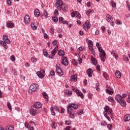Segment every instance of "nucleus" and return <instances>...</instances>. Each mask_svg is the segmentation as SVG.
<instances>
[{
	"instance_id": "1",
	"label": "nucleus",
	"mask_w": 130,
	"mask_h": 130,
	"mask_svg": "<svg viewBox=\"0 0 130 130\" xmlns=\"http://www.w3.org/2000/svg\"><path fill=\"white\" fill-rule=\"evenodd\" d=\"M11 41L8 39V36L4 35L3 36V41H0V44L3 45L4 48L8 49V45L7 44H10Z\"/></svg>"
},
{
	"instance_id": "2",
	"label": "nucleus",
	"mask_w": 130,
	"mask_h": 130,
	"mask_svg": "<svg viewBox=\"0 0 130 130\" xmlns=\"http://www.w3.org/2000/svg\"><path fill=\"white\" fill-rule=\"evenodd\" d=\"M98 50L100 54L99 55L100 56V58L101 59L102 61H105V58H106V53H105V51L103 50L101 47H98Z\"/></svg>"
},
{
	"instance_id": "3",
	"label": "nucleus",
	"mask_w": 130,
	"mask_h": 130,
	"mask_svg": "<svg viewBox=\"0 0 130 130\" xmlns=\"http://www.w3.org/2000/svg\"><path fill=\"white\" fill-rule=\"evenodd\" d=\"M72 107L73 108H74V109H78V105L76 104H68V113H72V111H73V109L72 108Z\"/></svg>"
},
{
	"instance_id": "4",
	"label": "nucleus",
	"mask_w": 130,
	"mask_h": 130,
	"mask_svg": "<svg viewBox=\"0 0 130 130\" xmlns=\"http://www.w3.org/2000/svg\"><path fill=\"white\" fill-rule=\"evenodd\" d=\"M38 84L34 83L31 84L29 87V89L28 90L29 94H32L34 91H36L37 89L39 88Z\"/></svg>"
},
{
	"instance_id": "5",
	"label": "nucleus",
	"mask_w": 130,
	"mask_h": 130,
	"mask_svg": "<svg viewBox=\"0 0 130 130\" xmlns=\"http://www.w3.org/2000/svg\"><path fill=\"white\" fill-rule=\"evenodd\" d=\"M56 71L59 76H63V72L60 68V64H57L56 65Z\"/></svg>"
},
{
	"instance_id": "6",
	"label": "nucleus",
	"mask_w": 130,
	"mask_h": 130,
	"mask_svg": "<svg viewBox=\"0 0 130 130\" xmlns=\"http://www.w3.org/2000/svg\"><path fill=\"white\" fill-rule=\"evenodd\" d=\"M38 110V109H36V108H35L34 107H33V106H32L30 110V114H31V115L35 116V115H37V113H38V112H37Z\"/></svg>"
},
{
	"instance_id": "7",
	"label": "nucleus",
	"mask_w": 130,
	"mask_h": 130,
	"mask_svg": "<svg viewBox=\"0 0 130 130\" xmlns=\"http://www.w3.org/2000/svg\"><path fill=\"white\" fill-rule=\"evenodd\" d=\"M62 1L57 0L56 3L55 4V7L57 9V10H61V6H62Z\"/></svg>"
},
{
	"instance_id": "8",
	"label": "nucleus",
	"mask_w": 130,
	"mask_h": 130,
	"mask_svg": "<svg viewBox=\"0 0 130 130\" xmlns=\"http://www.w3.org/2000/svg\"><path fill=\"white\" fill-rule=\"evenodd\" d=\"M24 22L25 25H28V24H30V16H29V15H26L25 16L24 18Z\"/></svg>"
},
{
	"instance_id": "9",
	"label": "nucleus",
	"mask_w": 130,
	"mask_h": 130,
	"mask_svg": "<svg viewBox=\"0 0 130 130\" xmlns=\"http://www.w3.org/2000/svg\"><path fill=\"white\" fill-rule=\"evenodd\" d=\"M32 107L38 110L39 108H41L42 107V105L39 102H36Z\"/></svg>"
},
{
	"instance_id": "10",
	"label": "nucleus",
	"mask_w": 130,
	"mask_h": 130,
	"mask_svg": "<svg viewBox=\"0 0 130 130\" xmlns=\"http://www.w3.org/2000/svg\"><path fill=\"white\" fill-rule=\"evenodd\" d=\"M62 64H63L64 66H68L69 64V63H68V59H67V57H62Z\"/></svg>"
},
{
	"instance_id": "11",
	"label": "nucleus",
	"mask_w": 130,
	"mask_h": 130,
	"mask_svg": "<svg viewBox=\"0 0 130 130\" xmlns=\"http://www.w3.org/2000/svg\"><path fill=\"white\" fill-rule=\"evenodd\" d=\"M93 73V70H92V69L90 68L88 69L87 72V74L88 75V77H89V78H91L92 77V74Z\"/></svg>"
},
{
	"instance_id": "12",
	"label": "nucleus",
	"mask_w": 130,
	"mask_h": 130,
	"mask_svg": "<svg viewBox=\"0 0 130 130\" xmlns=\"http://www.w3.org/2000/svg\"><path fill=\"white\" fill-rule=\"evenodd\" d=\"M0 130H14V126L11 125L7 128H3L2 127H0Z\"/></svg>"
},
{
	"instance_id": "13",
	"label": "nucleus",
	"mask_w": 130,
	"mask_h": 130,
	"mask_svg": "<svg viewBox=\"0 0 130 130\" xmlns=\"http://www.w3.org/2000/svg\"><path fill=\"white\" fill-rule=\"evenodd\" d=\"M115 75L116 78H117V79H120V78L121 77V74L120 73V71H118V70L116 71Z\"/></svg>"
},
{
	"instance_id": "14",
	"label": "nucleus",
	"mask_w": 130,
	"mask_h": 130,
	"mask_svg": "<svg viewBox=\"0 0 130 130\" xmlns=\"http://www.w3.org/2000/svg\"><path fill=\"white\" fill-rule=\"evenodd\" d=\"M76 92L77 93L78 96H79V97H81V98H84V95L82 93V92H80L79 91V89H76Z\"/></svg>"
},
{
	"instance_id": "15",
	"label": "nucleus",
	"mask_w": 130,
	"mask_h": 130,
	"mask_svg": "<svg viewBox=\"0 0 130 130\" xmlns=\"http://www.w3.org/2000/svg\"><path fill=\"white\" fill-rule=\"evenodd\" d=\"M115 99L116 101H117V102H120L121 101V100L123 99H122L121 95H120V94H117L116 95Z\"/></svg>"
},
{
	"instance_id": "16",
	"label": "nucleus",
	"mask_w": 130,
	"mask_h": 130,
	"mask_svg": "<svg viewBox=\"0 0 130 130\" xmlns=\"http://www.w3.org/2000/svg\"><path fill=\"white\" fill-rule=\"evenodd\" d=\"M59 22L60 24H69V22H67V21L63 20V18L61 17H59Z\"/></svg>"
},
{
	"instance_id": "17",
	"label": "nucleus",
	"mask_w": 130,
	"mask_h": 130,
	"mask_svg": "<svg viewBox=\"0 0 130 130\" xmlns=\"http://www.w3.org/2000/svg\"><path fill=\"white\" fill-rule=\"evenodd\" d=\"M37 75L39 77V78H40V79H42V78H44V74L41 73L40 71H38L37 72Z\"/></svg>"
},
{
	"instance_id": "18",
	"label": "nucleus",
	"mask_w": 130,
	"mask_h": 130,
	"mask_svg": "<svg viewBox=\"0 0 130 130\" xmlns=\"http://www.w3.org/2000/svg\"><path fill=\"white\" fill-rule=\"evenodd\" d=\"M34 15L35 17H39L40 16V12L38 9H35L34 11Z\"/></svg>"
},
{
	"instance_id": "19",
	"label": "nucleus",
	"mask_w": 130,
	"mask_h": 130,
	"mask_svg": "<svg viewBox=\"0 0 130 130\" xmlns=\"http://www.w3.org/2000/svg\"><path fill=\"white\" fill-rule=\"evenodd\" d=\"M58 49V46H56L54 49L51 51L52 55H55L56 53V50Z\"/></svg>"
},
{
	"instance_id": "20",
	"label": "nucleus",
	"mask_w": 130,
	"mask_h": 130,
	"mask_svg": "<svg viewBox=\"0 0 130 130\" xmlns=\"http://www.w3.org/2000/svg\"><path fill=\"white\" fill-rule=\"evenodd\" d=\"M89 50H90L92 54H95V51H94V48H93L92 45H89Z\"/></svg>"
},
{
	"instance_id": "21",
	"label": "nucleus",
	"mask_w": 130,
	"mask_h": 130,
	"mask_svg": "<svg viewBox=\"0 0 130 130\" xmlns=\"http://www.w3.org/2000/svg\"><path fill=\"white\" fill-rule=\"evenodd\" d=\"M130 120V115L126 114L124 117V121H128Z\"/></svg>"
},
{
	"instance_id": "22",
	"label": "nucleus",
	"mask_w": 130,
	"mask_h": 130,
	"mask_svg": "<svg viewBox=\"0 0 130 130\" xmlns=\"http://www.w3.org/2000/svg\"><path fill=\"white\" fill-rule=\"evenodd\" d=\"M121 106H125L126 105V103L125 102V101H124V99H122L121 101L120 102H118Z\"/></svg>"
},
{
	"instance_id": "23",
	"label": "nucleus",
	"mask_w": 130,
	"mask_h": 130,
	"mask_svg": "<svg viewBox=\"0 0 130 130\" xmlns=\"http://www.w3.org/2000/svg\"><path fill=\"white\" fill-rule=\"evenodd\" d=\"M58 54L59 56H63L64 55V51L59 50L58 51Z\"/></svg>"
},
{
	"instance_id": "24",
	"label": "nucleus",
	"mask_w": 130,
	"mask_h": 130,
	"mask_svg": "<svg viewBox=\"0 0 130 130\" xmlns=\"http://www.w3.org/2000/svg\"><path fill=\"white\" fill-rule=\"evenodd\" d=\"M71 81H73L74 82H77V81L78 80L77 79V75H74L71 76Z\"/></svg>"
},
{
	"instance_id": "25",
	"label": "nucleus",
	"mask_w": 130,
	"mask_h": 130,
	"mask_svg": "<svg viewBox=\"0 0 130 130\" xmlns=\"http://www.w3.org/2000/svg\"><path fill=\"white\" fill-rule=\"evenodd\" d=\"M84 25H85L86 27H87V28H89V29L90 28H91V24H90V21H89L88 20H87L86 21Z\"/></svg>"
},
{
	"instance_id": "26",
	"label": "nucleus",
	"mask_w": 130,
	"mask_h": 130,
	"mask_svg": "<svg viewBox=\"0 0 130 130\" xmlns=\"http://www.w3.org/2000/svg\"><path fill=\"white\" fill-rule=\"evenodd\" d=\"M106 17H107V22H110L111 19L112 20V17L111 16H110V15L107 14Z\"/></svg>"
},
{
	"instance_id": "27",
	"label": "nucleus",
	"mask_w": 130,
	"mask_h": 130,
	"mask_svg": "<svg viewBox=\"0 0 130 130\" xmlns=\"http://www.w3.org/2000/svg\"><path fill=\"white\" fill-rule=\"evenodd\" d=\"M31 29H32L33 30H36V29H37V26L35 25L34 22L31 23Z\"/></svg>"
},
{
	"instance_id": "28",
	"label": "nucleus",
	"mask_w": 130,
	"mask_h": 130,
	"mask_svg": "<svg viewBox=\"0 0 130 130\" xmlns=\"http://www.w3.org/2000/svg\"><path fill=\"white\" fill-rule=\"evenodd\" d=\"M111 54H113V55H114L116 59H117L118 58V55L116 54V52H115V51H112Z\"/></svg>"
},
{
	"instance_id": "29",
	"label": "nucleus",
	"mask_w": 130,
	"mask_h": 130,
	"mask_svg": "<svg viewBox=\"0 0 130 130\" xmlns=\"http://www.w3.org/2000/svg\"><path fill=\"white\" fill-rule=\"evenodd\" d=\"M75 16L77 19H80L81 18V14L78 11H75Z\"/></svg>"
},
{
	"instance_id": "30",
	"label": "nucleus",
	"mask_w": 130,
	"mask_h": 130,
	"mask_svg": "<svg viewBox=\"0 0 130 130\" xmlns=\"http://www.w3.org/2000/svg\"><path fill=\"white\" fill-rule=\"evenodd\" d=\"M14 26H15V24L14 23H7V26L8 27V28H13Z\"/></svg>"
},
{
	"instance_id": "31",
	"label": "nucleus",
	"mask_w": 130,
	"mask_h": 130,
	"mask_svg": "<svg viewBox=\"0 0 130 130\" xmlns=\"http://www.w3.org/2000/svg\"><path fill=\"white\" fill-rule=\"evenodd\" d=\"M92 63L94 66H96V64H97V60H96V59H95V58H92Z\"/></svg>"
},
{
	"instance_id": "32",
	"label": "nucleus",
	"mask_w": 130,
	"mask_h": 130,
	"mask_svg": "<svg viewBox=\"0 0 130 130\" xmlns=\"http://www.w3.org/2000/svg\"><path fill=\"white\" fill-rule=\"evenodd\" d=\"M52 20L54 21L55 23H57V22H58V19L57 18L56 16L52 17Z\"/></svg>"
},
{
	"instance_id": "33",
	"label": "nucleus",
	"mask_w": 130,
	"mask_h": 130,
	"mask_svg": "<svg viewBox=\"0 0 130 130\" xmlns=\"http://www.w3.org/2000/svg\"><path fill=\"white\" fill-rule=\"evenodd\" d=\"M108 115H110V117L112 118V116H113V113H112V110H109Z\"/></svg>"
},
{
	"instance_id": "34",
	"label": "nucleus",
	"mask_w": 130,
	"mask_h": 130,
	"mask_svg": "<svg viewBox=\"0 0 130 130\" xmlns=\"http://www.w3.org/2000/svg\"><path fill=\"white\" fill-rule=\"evenodd\" d=\"M7 107L10 110H12V105L10 102L7 103Z\"/></svg>"
},
{
	"instance_id": "35",
	"label": "nucleus",
	"mask_w": 130,
	"mask_h": 130,
	"mask_svg": "<svg viewBox=\"0 0 130 130\" xmlns=\"http://www.w3.org/2000/svg\"><path fill=\"white\" fill-rule=\"evenodd\" d=\"M108 101H109V102H114V100L113 99V98H112V97L109 96L108 98Z\"/></svg>"
},
{
	"instance_id": "36",
	"label": "nucleus",
	"mask_w": 130,
	"mask_h": 130,
	"mask_svg": "<svg viewBox=\"0 0 130 130\" xmlns=\"http://www.w3.org/2000/svg\"><path fill=\"white\" fill-rule=\"evenodd\" d=\"M92 11L93 10H91V9H89L86 12V15H87V16H89V15H90V14H91V13H92Z\"/></svg>"
},
{
	"instance_id": "37",
	"label": "nucleus",
	"mask_w": 130,
	"mask_h": 130,
	"mask_svg": "<svg viewBox=\"0 0 130 130\" xmlns=\"http://www.w3.org/2000/svg\"><path fill=\"white\" fill-rule=\"evenodd\" d=\"M31 61H32V62H36V61H37V58L35 57H31Z\"/></svg>"
},
{
	"instance_id": "38",
	"label": "nucleus",
	"mask_w": 130,
	"mask_h": 130,
	"mask_svg": "<svg viewBox=\"0 0 130 130\" xmlns=\"http://www.w3.org/2000/svg\"><path fill=\"white\" fill-rule=\"evenodd\" d=\"M104 109H105V112H106V113H107V112H108V111H109V110H110L109 109V107H108V106L105 107Z\"/></svg>"
},
{
	"instance_id": "39",
	"label": "nucleus",
	"mask_w": 130,
	"mask_h": 130,
	"mask_svg": "<svg viewBox=\"0 0 130 130\" xmlns=\"http://www.w3.org/2000/svg\"><path fill=\"white\" fill-rule=\"evenodd\" d=\"M43 95L45 99H48V95H47V93H46V92L43 93Z\"/></svg>"
},
{
	"instance_id": "40",
	"label": "nucleus",
	"mask_w": 130,
	"mask_h": 130,
	"mask_svg": "<svg viewBox=\"0 0 130 130\" xmlns=\"http://www.w3.org/2000/svg\"><path fill=\"white\" fill-rule=\"evenodd\" d=\"M10 59L12 61H15V60H16V58H15L14 55H12L10 57Z\"/></svg>"
},
{
	"instance_id": "41",
	"label": "nucleus",
	"mask_w": 130,
	"mask_h": 130,
	"mask_svg": "<svg viewBox=\"0 0 130 130\" xmlns=\"http://www.w3.org/2000/svg\"><path fill=\"white\" fill-rule=\"evenodd\" d=\"M56 125H57L56 123L53 122L52 124V128H56Z\"/></svg>"
},
{
	"instance_id": "42",
	"label": "nucleus",
	"mask_w": 130,
	"mask_h": 130,
	"mask_svg": "<svg viewBox=\"0 0 130 130\" xmlns=\"http://www.w3.org/2000/svg\"><path fill=\"white\" fill-rule=\"evenodd\" d=\"M44 15L45 17H46V18H48V14L47 13V12L45 10L44 11Z\"/></svg>"
},
{
	"instance_id": "43",
	"label": "nucleus",
	"mask_w": 130,
	"mask_h": 130,
	"mask_svg": "<svg viewBox=\"0 0 130 130\" xmlns=\"http://www.w3.org/2000/svg\"><path fill=\"white\" fill-rule=\"evenodd\" d=\"M123 59L124 61H127V60H128V58H127V57H126V56L124 55L123 56Z\"/></svg>"
},
{
	"instance_id": "44",
	"label": "nucleus",
	"mask_w": 130,
	"mask_h": 130,
	"mask_svg": "<svg viewBox=\"0 0 130 130\" xmlns=\"http://www.w3.org/2000/svg\"><path fill=\"white\" fill-rule=\"evenodd\" d=\"M77 114H78V115H82V114H83V110H80L77 113Z\"/></svg>"
},
{
	"instance_id": "45",
	"label": "nucleus",
	"mask_w": 130,
	"mask_h": 130,
	"mask_svg": "<svg viewBox=\"0 0 130 130\" xmlns=\"http://www.w3.org/2000/svg\"><path fill=\"white\" fill-rule=\"evenodd\" d=\"M103 77L106 79L107 80V73H106V72H104L103 74Z\"/></svg>"
},
{
	"instance_id": "46",
	"label": "nucleus",
	"mask_w": 130,
	"mask_h": 130,
	"mask_svg": "<svg viewBox=\"0 0 130 130\" xmlns=\"http://www.w3.org/2000/svg\"><path fill=\"white\" fill-rule=\"evenodd\" d=\"M112 127V125L111 124H108L107 125V128L108 129L111 130V128Z\"/></svg>"
},
{
	"instance_id": "47",
	"label": "nucleus",
	"mask_w": 130,
	"mask_h": 130,
	"mask_svg": "<svg viewBox=\"0 0 130 130\" xmlns=\"http://www.w3.org/2000/svg\"><path fill=\"white\" fill-rule=\"evenodd\" d=\"M43 54H44V56L47 57V55H48V53H47V51H45L44 50L43 51Z\"/></svg>"
},
{
	"instance_id": "48",
	"label": "nucleus",
	"mask_w": 130,
	"mask_h": 130,
	"mask_svg": "<svg viewBox=\"0 0 130 130\" xmlns=\"http://www.w3.org/2000/svg\"><path fill=\"white\" fill-rule=\"evenodd\" d=\"M50 76H51L52 77H53V76H54L55 75V73H54V71H51L50 73Z\"/></svg>"
},
{
	"instance_id": "49",
	"label": "nucleus",
	"mask_w": 130,
	"mask_h": 130,
	"mask_svg": "<svg viewBox=\"0 0 130 130\" xmlns=\"http://www.w3.org/2000/svg\"><path fill=\"white\" fill-rule=\"evenodd\" d=\"M115 24H116V25H120V24H121V23L120 22V20H117L115 21Z\"/></svg>"
},
{
	"instance_id": "50",
	"label": "nucleus",
	"mask_w": 130,
	"mask_h": 130,
	"mask_svg": "<svg viewBox=\"0 0 130 130\" xmlns=\"http://www.w3.org/2000/svg\"><path fill=\"white\" fill-rule=\"evenodd\" d=\"M83 28L85 31H87L88 29H89V27H88L85 24H83Z\"/></svg>"
},
{
	"instance_id": "51",
	"label": "nucleus",
	"mask_w": 130,
	"mask_h": 130,
	"mask_svg": "<svg viewBox=\"0 0 130 130\" xmlns=\"http://www.w3.org/2000/svg\"><path fill=\"white\" fill-rule=\"evenodd\" d=\"M73 63L74 64V66H77L78 63L76 61V59H73Z\"/></svg>"
},
{
	"instance_id": "52",
	"label": "nucleus",
	"mask_w": 130,
	"mask_h": 130,
	"mask_svg": "<svg viewBox=\"0 0 130 130\" xmlns=\"http://www.w3.org/2000/svg\"><path fill=\"white\" fill-rule=\"evenodd\" d=\"M126 96H127V94H126V93H123L122 94V95H121V97L122 98V99H123V98H125Z\"/></svg>"
},
{
	"instance_id": "53",
	"label": "nucleus",
	"mask_w": 130,
	"mask_h": 130,
	"mask_svg": "<svg viewBox=\"0 0 130 130\" xmlns=\"http://www.w3.org/2000/svg\"><path fill=\"white\" fill-rule=\"evenodd\" d=\"M96 86L97 87L96 91H100V88H99V83H96Z\"/></svg>"
},
{
	"instance_id": "54",
	"label": "nucleus",
	"mask_w": 130,
	"mask_h": 130,
	"mask_svg": "<svg viewBox=\"0 0 130 130\" xmlns=\"http://www.w3.org/2000/svg\"><path fill=\"white\" fill-rule=\"evenodd\" d=\"M7 3L9 6H11L12 5V2H11V0H7Z\"/></svg>"
},
{
	"instance_id": "55",
	"label": "nucleus",
	"mask_w": 130,
	"mask_h": 130,
	"mask_svg": "<svg viewBox=\"0 0 130 130\" xmlns=\"http://www.w3.org/2000/svg\"><path fill=\"white\" fill-rule=\"evenodd\" d=\"M111 4H112V6L113 8H115L116 7V4L114 2H111Z\"/></svg>"
},
{
	"instance_id": "56",
	"label": "nucleus",
	"mask_w": 130,
	"mask_h": 130,
	"mask_svg": "<svg viewBox=\"0 0 130 130\" xmlns=\"http://www.w3.org/2000/svg\"><path fill=\"white\" fill-rule=\"evenodd\" d=\"M52 43H53V45H54V46L56 45V44H57V40H54V41H53Z\"/></svg>"
},
{
	"instance_id": "57",
	"label": "nucleus",
	"mask_w": 130,
	"mask_h": 130,
	"mask_svg": "<svg viewBox=\"0 0 130 130\" xmlns=\"http://www.w3.org/2000/svg\"><path fill=\"white\" fill-rule=\"evenodd\" d=\"M66 123L67 124V125H70L72 123V122L71 121H66Z\"/></svg>"
},
{
	"instance_id": "58",
	"label": "nucleus",
	"mask_w": 130,
	"mask_h": 130,
	"mask_svg": "<svg viewBox=\"0 0 130 130\" xmlns=\"http://www.w3.org/2000/svg\"><path fill=\"white\" fill-rule=\"evenodd\" d=\"M70 114L69 115V117H71V118H74V117H75V116H74V114H72V111H71V113H69Z\"/></svg>"
},
{
	"instance_id": "59",
	"label": "nucleus",
	"mask_w": 130,
	"mask_h": 130,
	"mask_svg": "<svg viewBox=\"0 0 130 130\" xmlns=\"http://www.w3.org/2000/svg\"><path fill=\"white\" fill-rule=\"evenodd\" d=\"M24 125L26 128H28L29 127V123H28V122H25Z\"/></svg>"
},
{
	"instance_id": "60",
	"label": "nucleus",
	"mask_w": 130,
	"mask_h": 130,
	"mask_svg": "<svg viewBox=\"0 0 130 130\" xmlns=\"http://www.w3.org/2000/svg\"><path fill=\"white\" fill-rule=\"evenodd\" d=\"M88 45L93 46V42H92V41H91V40H89L88 41Z\"/></svg>"
},
{
	"instance_id": "61",
	"label": "nucleus",
	"mask_w": 130,
	"mask_h": 130,
	"mask_svg": "<svg viewBox=\"0 0 130 130\" xmlns=\"http://www.w3.org/2000/svg\"><path fill=\"white\" fill-rule=\"evenodd\" d=\"M53 32H54V30L53 28L52 27H51L50 30V32L52 33V34H53Z\"/></svg>"
},
{
	"instance_id": "62",
	"label": "nucleus",
	"mask_w": 130,
	"mask_h": 130,
	"mask_svg": "<svg viewBox=\"0 0 130 130\" xmlns=\"http://www.w3.org/2000/svg\"><path fill=\"white\" fill-rule=\"evenodd\" d=\"M106 122H105V121H102V122H101V125H106Z\"/></svg>"
},
{
	"instance_id": "63",
	"label": "nucleus",
	"mask_w": 130,
	"mask_h": 130,
	"mask_svg": "<svg viewBox=\"0 0 130 130\" xmlns=\"http://www.w3.org/2000/svg\"><path fill=\"white\" fill-rule=\"evenodd\" d=\"M96 68L98 71H100V66L97 65Z\"/></svg>"
},
{
	"instance_id": "64",
	"label": "nucleus",
	"mask_w": 130,
	"mask_h": 130,
	"mask_svg": "<svg viewBox=\"0 0 130 130\" xmlns=\"http://www.w3.org/2000/svg\"><path fill=\"white\" fill-rule=\"evenodd\" d=\"M78 61H79L80 64L82 63V59L81 58H78Z\"/></svg>"
}]
</instances>
